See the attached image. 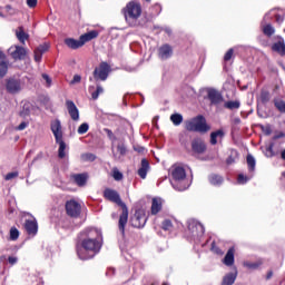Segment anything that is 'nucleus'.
<instances>
[{"label":"nucleus","instance_id":"0eeeda50","mask_svg":"<svg viewBox=\"0 0 285 285\" xmlns=\"http://www.w3.org/2000/svg\"><path fill=\"white\" fill-rule=\"evenodd\" d=\"M10 57L14 59V61H21L26 59V55H28V50L20 46H11L8 50Z\"/></svg>","mask_w":285,"mask_h":285},{"label":"nucleus","instance_id":"9d476101","mask_svg":"<svg viewBox=\"0 0 285 285\" xmlns=\"http://www.w3.org/2000/svg\"><path fill=\"white\" fill-rule=\"evenodd\" d=\"M207 97L214 106H219V104H224V96L216 89H208Z\"/></svg>","mask_w":285,"mask_h":285},{"label":"nucleus","instance_id":"f3484780","mask_svg":"<svg viewBox=\"0 0 285 285\" xmlns=\"http://www.w3.org/2000/svg\"><path fill=\"white\" fill-rule=\"evenodd\" d=\"M188 228L193 233V235H204V225H202V223L191 222L189 223Z\"/></svg>","mask_w":285,"mask_h":285},{"label":"nucleus","instance_id":"79ce46f5","mask_svg":"<svg viewBox=\"0 0 285 285\" xmlns=\"http://www.w3.org/2000/svg\"><path fill=\"white\" fill-rule=\"evenodd\" d=\"M16 177H19L18 171L9 173L4 176L6 181H10L11 179H16Z\"/></svg>","mask_w":285,"mask_h":285},{"label":"nucleus","instance_id":"2eb2a0df","mask_svg":"<svg viewBox=\"0 0 285 285\" xmlns=\"http://www.w3.org/2000/svg\"><path fill=\"white\" fill-rule=\"evenodd\" d=\"M158 57L160 59H170V57H173V47H170L169 45H163L158 49Z\"/></svg>","mask_w":285,"mask_h":285},{"label":"nucleus","instance_id":"f704fd0d","mask_svg":"<svg viewBox=\"0 0 285 285\" xmlns=\"http://www.w3.org/2000/svg\"><path fill=\"white\" fill-rule=\"evenodd\" d=\"M88 130H90V126L87 122H83L78 127V135H86Z\"/></svg>","mask_w":285,"mask_h":285},{"label":"nucleus","instance_id":"473e14b6","mask_svg":"<svg viewBox=\"0 0 285 285\" xmlns=\"http://www.w3.org/2000/svg\"><path fill=\"white\" fill-rule=\"evenodd\" d=\"M8 73V63L3 60L0 61V79H3Z\"/></svg>","mask_w":285,"mask_h":285},{"label":"nucleus","instance_id":"e2e57ef3","mask_svg":"<svg viewBox=\"0 0 285 285\" xmlns=\"http://www.w3.org/2000/svg\"><path fill=\"white\" fill-rule=\"evenodd\" d=\"M134 226H136V227H137V226H139V225H138V224H134Z\"/></svg>","mask_w":285,"mask_h":285},{"label":"nucleus","instance_id":"a18cd8bd","mask_svg":"<svg viewBox=\"0 0 285 285\" xmlns=\"http://www.w3.org/2000/svg\"><path fill=\"white\" fill-rule=\"evenodd\" d=\"M233 49H229L226 53H225V61H230V59H233Z\"/></svg>","mask_w":285,"mask_h":285},{"label":"nucleus","instance_id":"f8f14e48","mask_svg":"<svg viewBox=\"0 0 285 285\" xmlns=\"http://www.w3.org/2000/svg\"><path fill=\"white\" fill-rule=\"evenodd\" d=\"M191 149L196 155H204L206 153V142L202 138H196L191 141Z\"/></svg>","mask_w":285,"mask_h":285},{"label":"nucleus","instance_id":"603ef678","mask_svg":"<svg viewBox=\"0 0 285 285\" xmlns=\"http://www.w3.org/2000/svg\"><path fill=\"white\" fill-rule=\"evenodd\" d=\"M27 4L29 8H36L37 7V0H27Z\"/></svg>","mask_w":285,"mask_h":285},{"label":"nucleus","instance_id":"052dcab7","mask_svg":"<svg viewBox=\"0 0 285 285\" xmlns=\"http://www.w3.org/2000/svg\"><path fill=\"white\" fill-rule=\"evenodd\" d=\"M227 164H233V159L229 158V159L227 160Z\"/></svg>","mask_w":285,"mask_h":285},{"label":"nucleus","instance_id":"69168bd1","mask_svg":"<svg viewBox=\"0 0 285 285\" xmlns=\"http://www.w3.org/2000/svg\"><path fill=\"white\" fill-rule=\"evenodd\" d=\"M163 285H168V284L164 283Z\"/></svg>","mask_w":285,"mask_h":285},{"label":"nucleus","instance_id":"6e6552de","mask_svg":"<svg viewBox=\"0 0 285 285\" xmlns=\"http://www.w3.org/2000/svg\"><path fill=\"white\" fill-rule=\"evenodd\" d=\"M51 132L56 139V141H61L63 139V129L61 127V120L55 119L50 124Z\"/></svg>","mask_w":285,"mask_h":285},{"label":"nucleus","instance_id":"b1692460","mask_svg":"<svg viewBox=\"0 0 285 285\" xmlns=\"http://www.w3.org/2000/svg\"><path fill=\"white\" fill-rule=\"evenodd\" d=\"M115 159H121L124 155H126V146L120 144L116 147V149H112Z\"/></svg>","mask_w":285,"mask_h":285},{"label":"nucleus","instance_id":"20e7f679","mask_svg":"<svg viewBox=\"0 0 285 285\" xmlns=\"http://www.w3.org/2000/svg\"><path fill=\"white\" fill-rule=\"evenodd\" d=\"M186 130H189L190 132H208L210 126L206 124V118H204V116H198L186 122Z\"/></svg>","mask_w":285,"mask_h":285},{"label":"nucleus","instance_id":"423d86ee","mask_svg":"<svg viewBox=\"0 0 285 285\" xmlns=\"http://www.w3.org/2000/svg\"><path fill=\"white\" fill-rule=\"evenodd\" d=\"M108 75H110V66L106 62L100 63L94 71L95 79H99L100 81H106Z\"/></svg>","mask_w":285,"mask_h":285},{"label":"nucleus","instance_id":"a19ab883","mask_svg":"<svg viewBox=\"0 0 285 285\" xmlns=\"http://www.w3.org/2000/svg\"><path fill=\"white\" fill-rule=\"evenodd\" d=\"M112 177L116 179V181H121V179H124V174H121L118 169H114Z\"/></svg>","mask_w":285,"mask_h":285},{"label":"nucleus","instance_id":"9b49d317","mask_svg":"<svg viewBox=\"0 0 285 285\" xmlns=\"http://www.w3.org/2000/svg\"><path fill=\"white\" fill-rule=\"evenodd\" d=\"M22 88H23V83H21V80L14 79V78H10L9 80H7L8 92L16 95V92H21Z\"/></svg>","mask_w":285,"mask_h":285},{"label":"nucleus","instance_id":"8fccbe9b","mask_svg":"<svg viewBox=\"0 0 285 285\" xmlns=\"http://www.w3.org/2000/svg\"><path fill=\"white\" fill-rule=\"evenodd\" d=\"M82 159H88L89 161H95V155H92V154L82 155Z\"/></svg>","mask_w":285,"mask_h":285},{"label":"nucleus","instance_id":"dca6fc26","mask_svg":"<svg viewBox=\"0 0 285 285\" xmlns=\"http://www.w3.org/2000/svg\"><path fill=\"white\" fill-rule=\"evenodd\" d=\"M150 170V163L144 158L140 164V168L138 169V175L141 179H146L148 171Z\"/></svg>","mask_w":285,"mask_h":285},{"label":"nucleus","instance_id":"72a5a7b5","mask_svg":"<svg viewBox=\"0 0 285 285\" xmlns=\"http://www.w3.org/2000/svg\"><path fill=\"white\" fill-rule=\"evenodd\" d=\"M263 32H264V35H266L267 37H273V35H275V28H273V26H271V24H266V26L263 28Z\"/></svg>","mask_w":285,"mask_h":285},{"label":"nucleus","instance_id":"4c0bfd02","mask_svg":"<svg viewBox=\"0 0 285 285\" xmlns=\"http://www.w3.org/2000/svg\"><path fill=\"white\" fill-rule=\"evenodd\" d=\"M99 95H104V87L97 86L96 91L91 94L92 99H99Z\"/></svg>","mask_w":285,"mask_h":285},{"label":"nucleus","instance_id":"4468645a","mask_svg":"<svg viewBox=\"0 0 285 285\" xmlns=\"http://www.w3.org/2000/svg\"><path fill=\"white\" fill-rule=\"evenodd\" d=\"M67 110L73 121H79V109L77 108V105L72 100L66 101Z\"/></svg>","mask_w":285,"mask_h":285},{"label":"nucleus","instance_id":"864d4df0","mask_svg":"<svg viewBox=\"0 0 285 285\" xmlns=\"http://www.w3.org/2000/svg\"><path fill=\"white\" fill-rule=\"evenodd\" d=\"M8 261H9V264L14 265V264H17L18 258L14 257V256H10V257L8 258Z\"/></svg>","mask_w":285,"mask_h":285},{"label":"nucleus","instance_id":"58836bf2","mask_svg":"<svg viewBox=\"0 0 285 285\" xmlns=\"http://www.w3.org/2000/svg\"><path fill=\"white\" fill-rule=\"evenodd\" d=\"M247 165L249 170H255V157H253L252 155L247 156Z\"/></svg>","mask_w":285,"mask_h":285},{"label":"nucleus","instance_id":"4be33fe9","mask_svg":"<svg viewBox=\"0 0 285 285\" xmlns=\"http://www.w3.org/2000/svg\"><path fill=\"white\" fill-rule=\"evenodd\" d=\"M65 43L68 46V48H71V50H77V48H81L83 46L80 39L75 40L72 38L65 39Z\"/></svg>","mask_w":285,"mask_h":285},{"label":"nucleus","instance_id":"680f3d73","mask_svg":"<svg viewBox=\"0 0 285 285\" xmlns=\"http://www.w3.org/2000/svg\"><path fill=\"white\" fill-rule=\"evenodd\" d=\"M0 17H3V13L0 12Z\"/></svg>","mask_w":285,"mask_h":285},{"label":"nucleus","instance_id":"2f4dec72","mask_svg":"<svg viewBox=\"0 0 285 285\" xmlns=\"http://www.w3.org/2000/svg\"><path fill=\"white\" fill-rule=\"evenodd\" d=\"M170 121L174 124V126H181L184 116H181V114H174L170 116Z\"/></svg>","mask_w":285,"mask_h":285},{"label":"nucleus","instance_id":"1a4fd4ad","mask_svg":"<svg viewBox=\"0 0 285 285\" xmlns=\"http://www.w3.org/2000/svg\"><path fill=\"white\" fill-rule=\"evenodd\" d=\"M67 215L70 217H79L81 213V205L77 200H69L66 204Z\"/></svg>","mask_w":285,"mask_h":285},{"label":"nucleus","instance_id":"49530a36","mask_svg":"<svg viewBox=\"0 0 285 285\" xmlns=\"http://www.w3.org/2000/svg\"><path fill=\"white\" fill-rule=\"evenodd\" d=\"M248 177L244 176L243 174L238 175V184H246L248 181Z\"/></svg>","mask_w":285,"mask_h":285},{"label":"nucleus","instance_id":"c756f323","mask_svg":"<svg viewBox=\"0 0 285 285\" xmlns=\"http://www.w3.org/2000/svg\"><path fill=\"white\" fill-rule=\"evenodd\" d=\"M56 144H59L58 157L60 159H63V157H66V142L63 141V139H60L56 140Z\"/></svg>","mask_w":285,"mask_h":285},{"label":"nucleus","instance_id":"7c9ffc66","mask_svg":"<svg viewBox=\"0 0 285 285\" xmlns=\"http://www.w3.org/2000/svg\"><path fill=\"white\" fill-rule=\"evenodd\" d=\"M209 183L213 186H222V184H224V178H222V176L218 175H212L209 176Z\"/></svg>","mask_w":285,"mask_h":285},{"label":"nucleus","instance_id":"7ed1b4c3","mask_svg":"<svg viewBox=\"0 0 285 285\" xmlns=\"http://www.w3.org/2000/svg\"><path fill=\"white\" fill-rule=\"evenodd\" d=\"M170 175L173 177L171 186L175 190H187L188 183L186 181V169L179 165H174L170 168Z\"/></svg>","mask_w":285,"mask_h":285},{"label":"nucleus","instance_id":"5701e85b","mask_svg":"<svg viewBox=\"0 0 285 285\" xmlns=\"http://www.w3.org/2000/svg\"><path fill=\"white\" fill-rule=\"evenodd\" d=\"M262 264H264V261L258 259L256 262H244L243 266H245V268H248L249 271H257V268H259V266H262Z\"/></svg>","mask_w":285,"mask_h":285},{"label":"nucleus","instance_id":"ddd939ff","mask_svg":"<svg viewBox=\"0 0 285 285\" xmlns=\"http://www.w3.org/2000/svg\"><path fill=\"white\" fill-rule=\"evenodd\" d=\"M24 228L28 235H32V237H35V235H37L39 230V225L37 224V219L35 218L27 219L24 223Z\"/></svg>","mask_w":285,"mask_h":285},{"label":"nucleus","instance_id":"bb28decb","mask_svg":"<svg viewBox=\"0 0 285 285\" xmlns=\"http://www.w3.org/2000/svg\"><path fill=\"white\" fill-rule=\"evenodd\" d=\"M161 210V198H154L151 202V215H157Z\"/></svg>","mask_w":285,"mask_h":285},{"label":"nucleus","instance_id":"f257e3e1","mask_svg":"<svg viewBox=\"0 0 285 285\" xmlns=\"http://www.w3.org/2000/svg\"><path fill=\"white\" fill-rule=\"evenodd\" d=\"M98 235L99 230L97 229L87 232V237L81 240V246L77 249L79 259H92V257L99 253L101 244L97 239Z\"/></svg>","mask_w":285,"mask_h":285},{"label":"nucleus","instance_id":"f03ea898","mask_svg":"<svg viewBox=\"0 0 285 285\" xmlns=\"http://www.w3.org/2000/svg\"><path fill=\"white\" fill-rule=\"evenodd\" d=\"M105 198L108 199L109 202H114V204H117L118 206H121L122 213L119 217V230L125 233L126 230V225L128 224V207L124 202H121V197L119 196V193L112 189H106L104 191Z\"/></svg>","mask_w":285,"mask_h":285},{"label":"nucleus","instance_id":"09e8293b","mask_svg":"<svg viewBox=\"0 0 285 285\" xmlns=\"http://www.w3.org/2000/svg\"><path fill=\"white\" fill-rule=\"evenodd\" d=\"M266 157H273V145H271L269 147H267L266 151H265Z\"/></svg>","mask_w":285,"mask_h":285},{"label":"nucleus","instance_id":"bf43d9fd","mask_svg":"<svg viewBox=\"0 0 285 285\" xmlns=\"http://www.w3.org/2000/svg\"><path fill=\"white\" fill-rule=\"evenodd\" d=\"M144 147H140L139 149H138V153H144Z\"/></svg>","mask_w":285,"mask_h":285},{"label":"nucleus","instance_id":"ea45409f","mask_svg":"<svg viewBox=\"0 0 285 285\" xmlns=\"http://www.w3.org/2000/svg\"><path fill=\"white\" fill-rule=\"evenodd\" d=\"M225 108H229V110H235V109L239 108V102L228 101L225 104Z\"/></svg>","mask_w":285,"mask_h":285},{"label":"nucleus","instance_id":"39448f33","mask_svg":"<svg viewBox=\"0 0 285 285\" xmlns=\"http://www.w3.org/2000/svg\"><path fill=\"white\" fill-rule=\"evenodd\" d=\"M126 21L128 19H139L141 17V4L130 1L127 3L126 8L122 9Z\"/></svg>","mask_w":285,"mask_h":285},{"label":"nucleus","instance_id":"e433bc0d","mask_svg":"<svg viewBox=\"0 0 285 285\" xmlns=\"http://www.w3.org/2000/svg\"><path fill=\"white\" fill-rule=\"evenodd\" d=\"M275 107L277 108V110H279L281 112H285V101L282 99H275Z\"/></svg>","mask_w":285,"mask_h":285},{"label":"nucleus","instance_id":"3c124183","mask_svg":"<svg viewBox=\"0 0 285 285\" xmlns=\"http://www.w3.org/2000/svg\"><path fill=\"white\" fill-rule=\"evenodd\" d=\"M104 132H106V135H108V138L109 139H112L115 137V134H112V130L108 129V128H105L104 129Z\"/></svg>","mask_w":285,"mask_h":285},{"label":"nucleus","instance_id":"338daca9","mask_svg":"<svg viewBox=\"0 0 285 285\" xmlns=\"http://www.w3.org/2000/svg\"><path fill=\"white\" fill-rule=\"evenodd\" d=\"M277 21H279V18H277Z\"/></svg>","mask_w":285,"mask_h":285},{"label":"nucleus","instance_id":"5fc2aeb1","mask_svg":"<svg viewBox=\"0 0 285 285\" xmlns=\"http://www.w3.org/2000/svg\"><path fill=\"white\" fill-rule=\"evenodd\" d=\"M26 128H28V122H21V124L18 126V130H26Z\"/></svg>","mask_w":285,"mask_h":285},{"label":"nucleus","instance_id":"cd10ccee","mask_svg":"<svg viewBox=\"0 0 285 285\" xmlns=\"http://www.w3.org/2000/svg\"><path fill=\"white\" fill-rule=\"evenodd\" d=\"M272 50H274V52H278V55H285L284 40H279L278 42L274 43Z\"/></svg>","mask_w":285,"mask_h":285},{"label":"nucleus","instance_id":"a211bd4d","mask_svg":"<svg viewBox=\"0 0 285 285\" xmlns=\"http://www.w3.org/2000/svg\"><path fill=\"white\" fill-rule=\"evenodd\" d=\"M99 37V32L97 30L89 31L80 36V43L86 45L88 41H92V39H97Z\"/></svg>","mask_w":285,"mask_h":285},{"label":"nucleus","instance_id":"c9c22d12","mask_svg":"<svg viewBox=\"0 0 285 285\" xmlns=\"http://www.w3.org/2000/svg\"><path fill=\"white\" fill-rule=\"evenodd\" d=\"M10 239L12 242H17V239H19V229H17V227H11V229H10Z\"/></svg>","mask_w":285,"mask_h":285},{"label":"nucleus","instance_id":"c03bdc74","mask_svg":"<svg viewBox=\"0 0 285 285\" xmlns=\"http://www.w3.org/2000/svg\"><path fill=\"white\" fill-rule=\"evenodd\" d=\"M173 228V223L170 220H165L163 223V230H170Z\"/></svg>","mask_w":285,"mask_h":285},{"label":"nucleus","instance_id":"c85d7f7f","mask_svg":"<svg viewBox=\"0 0 285 285\" xmlns=\"http://www.w3.org/2000/svg\"><path fill=\"white\" fill-rule=\"evenodd\" d=\"M237 279V274L229 273L224 276L222 285H234Z\"/></svg>","mask_w":285,"mask_h":285},{"label":"nucleus","instance_id":"6ab92c4d","mask_svg":"<svg viewBox=\"0 0 285 285\" xmlns=\"http://www.w3.org/2000/svg\"><path fill=\"white\" fill-rule=\"evenodd\" d=\"M50 46L48 45H40L36 50H35V61L39 62L41 61V57H43L45 52H48Z\"/></svg>","mask_w":285,"mask_h":285},{"label":"nucleus","instance_id":"0e129e2a","mask_svg":"<svg viewBox=\"0 0 285 285\" xmlns=\"http://www.w3.org/2000/svg\"><path fill=\"white\" fill-rule=\"evenodd\" d=\"M136 219H139V217L135 216Z\"/></svg>","mask_w":285,"mask_h":285},{"label":"nucleus","instance_id":"4d7b16f0","mask_svg":"<svg viewBox=\"0 0 285 285\" xmlns=\"http://www.w3.org/2000/svg\"><path fill=\"white\" fill-rule=\"evenodd\" d=\"M20 115H21V117H28V115H30V112L29 111H26V112L21 111Z\"/></svg>","mask_w":285,"mask_h":285},{"label":"nucleus","instance_id":"13d9d810","mask_svg":"<svg viewBox=\"0 0 285 285\" xmlns=\"http://www.w3.org/2000/svg\"><path fill=\"white\" fill-rule=\"evenodd\" d=\"M0 59H6V55H3L1 50H0Z\"/></svg>","mask_w":285,"mask_h":285},{"label":"nucleus","instance_id":"a878e982","mask_svg":"<svg viewBox=\"0 0 285 285\" xmlns=\"http://www.w3.org/2000/svg\"><path fill=\"white\" fill-rule=\"evenodd\" d=\"M73 181H76L77 186H83L86 181H88V175L86 174H76L72 176Z\"/></svg>","mask_w":285,"mask_h":285},{"label":"nucleus","instance_id":"de8ad7c7","mask_svg":"<svg viewBox=\"0 0 285 285\" xmlns=\"http://www.w3.org/2000/svg\"><path fill=\"white\" fill-rule=\"evenodd\" d=\"M42 79L46 80L47 86H49V87L52 86V79H50V76L43 73Z\"/></svg>","mask_w":285,"mask_h":285},{"label":"nucleus","instance_id":"6e6d98bb","mask_svg":"<svg viewBox=\"0 0 285 285\" xmlns=\"http://www.w3.org/2000/svg\"><path fill=\"white\" fill-rule=\"evenodd\" d=\"M212 250H214V253H217V255H224V252L216 248L215 245L212 246Z\"/></svg>","mask_w":285,"mask_h":285},{"label":"nucleus","instance_id":"37998d69","mask_svg":"<svg viewBox=\"0 0 285 285\" xmlns=\"http://www.w3.org/2000/svg\"><path fill=\"white\" fill-rule=\"evenodd\" d=\"M77 83H81V76H79V75H75L72 80L70 81L71 86H75Z\"/></svg>","mask_w":285,"mask_h":285},{"label":"nucleus","instance_id":"412c9836","mask_svg":"<svg viewBox=\"0 0 285 285\" xmlns=\"http://www.w3.org/2000/svg\"><path fill=\"white\" fill-rule=\"evenodd\" d=\"M16 37H17L18 41H20V43H26V41H28L30 36L28 33H26V31H23V27H19L16 30Z\"/></svg>","mask_w":285,"mask_h":285},{"label":"nucleus","instance_id":"aec40b11","mask_svg":"<svg viewBox=\"0 0 285 285\" xmlns=\"http://www.w3.org/2000/svg\"><path fill=\"white\" fill-rule=\"evenodd\" d=\"M223 264H225V266H233V264H235V248L234 247L228 249L225 258L223 259Z\"/></svg>","mask_w":285,"mask_h":285},{"label":"nucleus","instance_id":"393cba45","mask_svg":"<svg viewBox=\"0 0 285 285\" xmlns=\"http://www.w3.org/2000/svg\"><path fill=\"white\" fill-rule=\"evenodd\" d=\"M224 138V130L218 129L217 131H213L210 134V144L212 146L217 145V139H223Z\"/></svg>","mask_w":285,"mask_h":285}]
</instances>
